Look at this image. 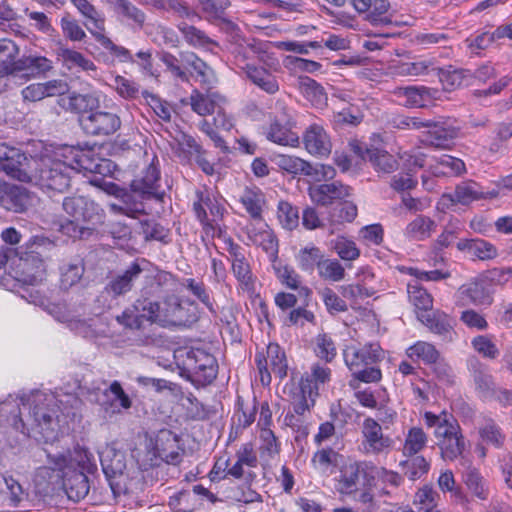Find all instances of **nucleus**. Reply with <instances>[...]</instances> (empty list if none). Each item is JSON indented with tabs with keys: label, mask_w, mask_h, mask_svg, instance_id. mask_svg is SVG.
<instances>
[{
	"label": "nucleus",
	"mask_w": 512,
	"mask_h": 512,
	"mask_svg": "<svg viewBox=\"0 0 512 512\" xmlns=\"http://www.w3.org/2000/svg\"><path fill=\"white\" fill-rule=\"evenodd\" d=\"M90 157L80 149L68 147L63 150L60 158H41L35 162L30 182L43 191L64 193L70 187L72 176L81 171L93 172Z\"/></svg>",
	"instance_id": "nucleus-1"
},
{
	"label": "nucleus",
	"mask_w": 512,
	"mask_h": 512,
	"mask_svg": "<svg viewBox=\"0 0 512 512\" xmlns=\"http://www.w3.org/2000/svg\"><path fill=\"white\" fill-rule=\"evenodd\" d=\"M344 362L351 372L349 386L357 389L359 383H378L382 379L377 364L383 359V350L377 343L362 347L347 346L343 351Z\"/></svg>",
	"instance_id": "nucleus-2"
},
{
	"label": "nucleus",
	"mask_w": 512,
	"mask_h": 512,
	"mask_svg": "<svg viewBox=\"0 0 512 512\" xmlns=\"http://www.w3.org/2000/svg\"><path fill=\"white\" fill-rule=\"evenodd\" d=\"M52 245L53 242L49 238L35 235L16 249L19 257L18 281L31 286H37L43 282L46 276V265L40 249Z\"/></svg>",
	"instance_id": "nucleus-3"
},
{
	"label": "nucleus",
	"mask_w": 512,
	"mask_h": 512,
	"mask_svg": "<svg viewBox=\"0 0 512 512\" xmlns=\"http://www.w3.org/2000/svg\"><path fill=\"white\" fill-rule=\"evenodd\" d=\"M248 48H240L235 54V63L243 70L246 77L260 90L267 94L274 95L279 89V82L276 73L280 70L279 61L268 54L259 56V65L248 63Z\"/></svg>",
	"instance_id": "nucleus-4"
},
{
	"label": "nucleus",
	"mask_w": 512,
	"mask_h": 512,
	"mask_svg": "<svg viewBox=\"0 0 512 512\" xmlns=\"http://www.w3.org/2000/svg\"><path fill=\"white\" fill-rule=\"evenodd\" d=\"M29 414L33 420L32 430L39 435V439L46 443L58 439L60 424L53 398H47L43 394L34 395Z\"/></svg>",
	"instance_id": "nucleus-5"
},
{
	"label": "nucleus",
	"mask_w": 512,
	"mask_h": 512,
	"mask_svg": "<svg viewBox=\"0 0 512 512\" xmlns=\"http://www.w3.org/2000/svg\"><path fill=\"white\" fill-rule=\"evenodd\" d=\"M191 109L200 116L214 114L213 125L230 131L234 126L233 117L226 111L227 99L218 92L202 93L194 89L190 95Z\"/></svg>",
	"instance_id": "nucleus-6"
},
{
	"label": "nucleus",
	"mask_w": 512,
	"mask_h": 512,
	"mask_svg": "<svg viewBox=\"0 0 512 512\" xmlns=\"http://www.w3.org/2000/svg\"><path fill=\"white\" fill-rule=\"evenodd\" d=\"M197 201L193 210L200 222L203 232L212 238H221L224 233L222 220L226 209L222 202L210 193L196 192Z\"/></svg>",
	"instance_id": "nucleus-7"
},
{
	"label": "nucleus",
	"mask_w": 512,
	"mask_h": 512,
	"mask_svg": "<svg viewBox=\"0 0 512 512\" xmlns=\"http://www.w3.org/2000/svg\"><path fill=\"white\" fill-rule=\"evenodd\" d=\"M297 125L296 112L286 106H282L270 118L269 124L264 127L263 134L266 139L280 146L297 147L300 143Z\"/></svg>",
	"instance_id": "nucleus-8"
},
{
	"label": "nucleus",
	"mask_w": 512,
	"mask_h": 512,
	"mask_svg": "<svg viewBox=\"0 0 512 512\" xmlns=\"http://www.w3.org/2000/svg\"><path fill=\"white\" fill-rule=\"evenodd\" d=\"M158 317V324L162 327L189 326L198 319L193 302L175 294H168L160 301Z\"/></svg>",
	"instance_id": "nucleus-9"
},
{
	"label": "nucleus",
	"mask_w": 512,
	"mask_h": 512,
	"mask_svg": "<svg viewBox=\"0 0 512 512\" xmlns=\"http://www.w3.org/2000/svg\"><path fill=\"white\" fill-rule=\"evenodd\" d=\"M189 380L196 386L211 384L217 377L218 364L215 357L202 350L190 349L183 360Z\"/></svg>",
	"instance_id": "nucleus-10"
},
{
	"label": "nucleus",
	"mask_w": 512,
	"mask_h": 512,
	"mask_svg": "<svg viewBox=\"0 0 512 512\" xmlns=\"http://www.w3.org/2000/svg\"><path fill=\"white\" fill-rule=\"evenodd\" d=\"M129 188L141 200L163 202L165 191L161 185L160 162L154 155L151 162L130 182Z\"/></svg>",
	"instance_id": "nucleus-11"
},
{
	"label": "nucleus",
	"mask_w": 512,
	"mask_h": 512,
	"mask_svg": "<svg viewBox=\"0 0 512 512\" xmlns=\"http://www.w3.org/2000/svg\"><path fill=\"white\" fill-rule=\"evenodd\" d=\"M255 364L263 386L271 384V373H274L280 380L287 376V357L284 349L278 343H269L266 347V352L257 351L255 354Z\"/></svg>",
	"instance_id": "nucleus-12"
},
{
	"label": "nucleus",
	"mask_w": 512,
	"mask_h": 512,
	"mask_svg": "<svg viewBox=\"0 0 512 512\" xmlns=\"http://www.w3.org/2000/svg\"><path fill=\"white\" fill-rule=\"evenodd\" d=\"M45 452L48 468L53 471H83L84 474H92L97 470L93 454L84 447L76 446L72 452L67 453Z\"/></svg>",
	"instance_id": "nucleus-13"
},
{
	"label": "nucleus",
	"mask_w": 512,
	"mask_h": 512,
	"mask_svg": "<svg viewBox=\"0 0 512 512\" xmlns=\"http://www.w3.org/2000/svg\"><path fill=\"white\" fill-rule=\"evenodd\" d=\"M64 211L76 219L95 227L104 222V210L92 199L84 196L66 197L63 200Z\"/></svg>",
	"instance_id": "nucleus-14"
},
{
	"label": "nucleus",
	"mask_w": 512,
	"mask_h": 512,
	"mask_svg": "<svg viewBox=\"0 0 512 512\" xmlns=\"http://www.w3.org/2000/svg\"><path fill=\"white\" fill-rule=\"evenodd\" d=\"M84 132L93 136H109L114 134L121 126L120 117L113 112L96 109L88 115L79 118Z\"/></svg>",
	"instance_id": "nucleus-15"
},
{
	"label": "nucleus",
	"mask_w": 512,
	"mask_h": 512,
	"mask_svg": "<svg viewBox=\"0 0 512 512\" xmlns=\"http://www.w3.org/2000/svg\"><path fill=\"white\" fill-rule=\"evenodd\" d=\"M394 95L403 99L402 105L407 108H425L440 100L442 92L438 88L424 85H408L396 87Z\"/></svg>",
	"instance_id": "nucleus-16"
},
{
	"label": "nucleus",
	"mask_w": 512,
	"mask_h": 512,
	"mask_svg": "<svg viewBox=\"0 0 512 512\" xmlns=\"http://www.w3.org/2000/svg\"><path fill=\"white\" fill-rule=\"evenodd\" d=\"M148 261L144 258L135 259L130 263L129 266L121 273L113 276L104 287V292L110 295L112 298H117L129 293L137 279L144 271V264Z\"/></svg>",
	"instance_id": "nucleus-17"
},
{
	"label": "nucleus",
	"mask_w": 512,
	"mask_h": 512,
	"mask_svg": "<svg viewBox=\"0 0 512 512\" xmlns=\"http://www.w3.org/2000/svg\"><path fill=\"white\" fill-rule=\"evenodd\" d=\"M498 195L499 192L495 189L485 191L479 183L466 180L456 185L453 193L443 194L441 201L443 204L450 202L452 205H469L477 200L496 198Z\"/></svg>",
	"instance_id": "nucleus-18"
},
{
	"label": "nucleus",
	"mask_w": 512,
	"mask_h": 512,
	"mask_svg": "<svg viewBox=\"0 0 512 512\" xmlns=\"http://www.w3.org/2000/svg\"><path fill=\"white\" fill-rule=\"evenodd\" d=\"M184 449L180 437L169 429L160 430L155 438L154 454L167 464L177 465L182 461Z\"/></svg>",
	"instance_id": "nucleus-19"
},
{
	"label": "nucleus",
	"mask_w": 512,
	"mask_h": 512,
	"mask_svg": "<svg viewBox=\"0 0 512 512\" xmlns=\"http://www.w3.org/2000/svg\"><path fill=\"white\" fill-rule=\"evenodd\" d=\"M423 421L427 428L433 429V435L436 442H441L462 433L461 426L453 414L442 411L435 414L426 411L423 414Z\"/></svg>",
	"instance_id": "nucleus-20"
},
{
	"label": "nucleus",
	"mask_w": 512,
	"mask_h": 512,
	"mask_svg": "<svg viewBox=\"0 0 512 512\" xmlns=\"http://www.w3.org/2000/svg\"><path fill=\"white\" fill-rule=\"evenodd\" d=\"M374 469L375 467L367 462H353L344 465L337 479V491L347 495L358 492L360 476L367 478Z\"/></svg>",
	"instance_id": "nucleus-21"
},
{
	"label": "nucleus",
	"mask_w": 512,
	"mask_h": 512,
	"mask_svg": "<svg viewBox=\"0 0 512 512\" xmlns=\"http://www.w3.org/2000/svg\"><path fill=\"white\" fill-rule=\"evenodd\" d=\"M418 319L430 332L445 342H451L456 336L455 319L442 310H432L429 313H418Z\"/></svg>",
	"instance_id": "nucleus-22"
},
{
	"label": "nucleus",
	"mask_w": 512,
	"mask_h": 512,
	"mask_svg": "<svg viewBox=\"0 0 512 512\" xmlns=\"http://www.w3.org/2000/svg\"><path fill=\"white\" fill-rule=\"evenodd\" d=\"M457 297L462 306H485L490 305L493 297L487 288L484 279L475 278L458 288Z\"/></svg>",
	"instance_id": "nucleus-23"
},
{
	"label": "nucleus",
	"mask_w": 512,
	"mask_h": 512,
	"mask_svg": "<svg viewBox=\"0 0 512 512\" xmlns=\"http://www.w3.org/2000/svg\"><path fill=\"white\" fill-rule=\"evenodd\" d=\"M351 190L350 186L334 181L310 187L309 196L317 205L328 206L348 198L351 195Z\"/></svg>",
	"instance_id": "nucleus-24"
},
{
	"label": "nucleus",
	"mask_w": 512,
	"mask_h": 512,
	"mask_svg": "<svg viewBox=\"0 0 512 512\" xmlns=\"http://www.w3.org/2000/svg\"><path fill=\"white\" fill-rule=\"evenodd\" d=\"M303 143L307 152L313 156L326 157L331 153L332 142L322 125L313 123L303 133Z\"/></svg>",
	"instance_id": "nucleus-25"
},
{
	"label": "nucleus",
	"mask_w": 512,
	"mask_h": 512,
	"mask_svg": "<svg viewBox=\"0 0 512 512\" xmlns=\"http://www.w3.org/2000/svg\"><path fill=\"white\" fill-rule=\"evenodd\" d=\"M99 405L105 416L111 417L120 414L123 409H129L132 406V401L120 382L115 380L103 391V399Z\"/></svg>",
	"instance_id": "nucleus-26"
},
{
	"label": "nucleus",
	"mask_w": 512,
	"mask_h": 512,
	"mask_svg": "<svg viewBox=\"0 0 512 512\" xmlns=\"http://www.w3.org/2000/svg\"><path fill=\"white\" fill-rule=\"evenodd\" d=\"M38 159L28 158L24 153L17 149V154L10 155L7 160L2 162L0 169L12 179L21 182H30L35 162Z\"/></svg>",
	"instance_id": "nucleus-27"
},
{
	"label": "nucleus",
	"mask_w": 512,
	"mask_h": 512,
	"mask_svg": "<svg viewBox=\"0 0 512 512\" xmlns=\"http://www.w3.org/2000/svg\"><path fill=\"white\" fill-rule=\"evenodd\" d=\"M332 371L329 367L319 362L312 364L310 372H306L300 379V391L308 394L309 399L314 401L319 395V389L331 380Z\"/></svg>",
	"instance_id": "nucleus-28"
},
{
	"label": "nucleus",
	"mask_w": 512,
	"mask_h": 512,
	"mask_svg": "<svg viewBox=\"0 0 512 512\" xmlns=\"http://www.w3.org/2000/svg\"><path fill=\"white\" fill-rule=\"evenodd\" d=\"M468 369L471 373L479 398L484 401H490L491 397L494 395L496 384L487 365L474 358L469 360Z\"/></svg>",
	"instance_id": "nucleus-29"
},
{
	"label": "nucleus",
	"mask_w": 512,
	"mask_h": 512,
	"mask_svg": "<svg viewBox=\"0 0 512 512\" xmlns=\"http://www.w3.org/2000/svg\"><path fill=\"white\" fill-rule=\"evenodd\" d=\"M114 194L118 198L119 203H111L109 205L111 212L131 218H136L139 214L145 212L144 200H137V195L131 189L127 190L114 185Z\"/></svg>",
	"instance_id": "nucleus-30"
},
{
	"label": "nucleus",
	"mask_w": 512,
	"mask_h": 512,
	"mask_svg": "<svg viewBox=\"0 0 512 512\" xmlns=\"http://www.w3.org/2000/svg\"><path fill=\"white\" fill-rule=\"evenodd\" d=\"M271 265L276 278L282 285L296 290L301 298L308 299L311 296L312 290L308 286L302 285L301 276L293 267L283 264L279 258L276 262H271Z\"/></svg>",
	"instance_id": "nucleus-31"
},
{
	"label": "nucleus",
	"mask_w": 512,
	"mask_h": 512,
	"mask_svg": "<svg viewBox=\"0 0 512 512\" xmlns=\"http://www.w3.org/2000/svg\"><path fill=\"white\" fill-rule=\"evenodd\" d=\"M68 498L74 502L84 499L89 493V480L83 471H60Z\"/></svg>",
	"instance_id": "nucleus-32"
},
{
	"label": "nucleus",
	"mask_w": 512,
	"mask_h": 512,
	"mask_svg": "<svg viewBox=\"0 0 512 512\" xmlns=\"http://www.w3.org/2000/svg\"><path fill=\"white\" fill-rule=\"evenodd\" d=\"M0 201L5 209L22 213L31 205V195L23 186L7 184L4 187Z\"/></svg>",
	"instance_id": "nucleus-33"
},
{
	"label": "nucleus",
	"mask_w": 512,
	"mask_h": 512,
	"mask_svg": "<svg viewBox=\"0 0 512 512\" xmlns=\"http://www.w3.org/2000/svg\"><path fill=\"white\" fill-rule=\"evenodd\" d=\"M365 438L366 448L374 453H381L391 447L393 441L382 432L381 425L373 418H366L362 429Z\"/></svg>",
	"instance_id": "nucleus-34"
},
{
	"label": "nucleus",
	"mask_w": 512,
	"mask_h": 512,
	"mask_svg": "<svg viewBox=\"0 0 512 512\" xmlns=\"http://www.w3.org/2000/svg\"><path fill=\"white\" fill-rule=\"evenodd\" d=\"M428 122L429 125L425 126L428 130L423 134L422 143L426 146L448 149L453 144L456 131L450 127Z\"/></svg>",
	"instance_id": "nucleus-35"
},
{
	"label": "nucleus",
	"mask_w": 512,
	"mask_h": 512,
	"mask_svg": "<svg viewBox=\"0 0 512 512\" xmlns=\"http://www.w3.org/2000/svg\"><path fill=\"white\" fill-rule=\"evenodd\" d=\"M247 236L254 245L263 249L270 262H276L278 259L279 245L278 239L271 229H256L252 227L248 229Z\"/></svg>",
	"instance_id": "nucleus-36"
},
{
	"label": "nucleus",
	"mask_w": 512,
	"mask_h": 512,
	"mask_svg": "<svg viewBox=\"0 0 512 512\" xmlns=\"http://www.w3.org/2000/svg\"><path fill=\"white\" fill-rule=\"evenodd\" d=\"M437 223L426 215H418L405 227L403 234L409 241H425L436 231Z\"/></svg>",
	"instance_id": "nucleus-37"
},
{
	"label": "nucleus",
	"mask_w": 512,
	"mask_h": 512,
	"mask_svg": "<svg viewBox=\"0 0 512 512\" xmlns=\"http://www.w3.org/2000/svg\"><path fill=\"white\" fill-rule=\"evenodd\" d=\"M102 470L111 480L117 476H121L126 469L125 454L114 448H105L99 455Z\"/></svg>",
	"instance_id": "nucleus-38"
},
{
	"label": "nucleus",
	"mask_w": 512,
	"mask_h": 512,
	"mask_svg": "<svg viewBox=\"0 0 512 512\" xmlns=\"http://www.w3.org/2000/svg\"><path fill=\"white\" fill-rule=\"evenodd\" d=\"M457 248L482 261L494 259L498 255V249L494 244L479 238L461 240Z\"/></svg>",
	"instance_id": "nucleus-39"
},
{
	"label": "nucleus",
	"mask_w": 512,
	"mask_h": 512,
	"mask_svg": "<svg viewBox=\"0 0 512 512\" xmlns=\"http://www.w3.org/2000/svg\"><path fill=\"white\" fill-rule=\"evenodd\" d=\"M432 70L438 76L445 91H453L472 78L469 70L457 69L452 66L445 68L433 67Z\"/></svg>",
	"instance_id": "nucleus-40"
},
{
	"label": "nucleus",
	"mask_w": 512,
	"mask_h": 512,
	"mask_svg": "<svg viewBox=\"0 0 512 512\" xmlns=\"http://www.w3.org/2000/svg\"><path fill=\"white\" fill-rule=\"evenodd\" d=\"M299 88L314 107L322 109L327 106L328 96L325 88L314 79L308 76L299 77Z\"/></svg>",
	"instance_id": "nucleus-41"
},
{
	"label": "nucleus",
	"mask_w": 512,
	"mask_h": 512,
	"mask_svg": "<svg viewBox=\"0 0 512 512\" xmlns=\"http://www.w3.org/2000/svg\"><path fill=\"white\" fill-rule=\"evenodd\" d=\"M366 157L377 172L390 174L399 166L397 159L392 154L379 148L366 149Z\"/></svg>",
	"instance_id": "nucleus-42"
},
{
	"label": "nucleus",
	"mask_w": 512,
	"mask_h": 512,
	"mask_svg": "<svg viewBox=\"0 0 512 512\" xmlns=\"http://www.w3.org/2000/svg\"><path fill=\"white\" fill-rule=\"evenodd\" d=\"M85 267L81 259H75L69 262H63L59 267L60 288L69 290L80 282L83 277Z\"/></svg>",
	"instance_id": "nucleus-43"
},
{
	"label": "nucleus",
	"mask_w": 512,
	"mask_h": 512,
	"mask_svg": "<svg viewBox=\"0 0 512 512\" xmlns=\"http://www.w3.org/2000/svg\"><path fill=\"white\" fill-rule=\"evenodd\" d=\"M17 68L26 76L37 77L49 72L53 66L52 61L44 56H24L18 59Z\"/></svg>",
	"instance_id": "nucleus-44"
},
{
	"label": "nucleus",
	"mask_w": 512,
	"mask_h": 512,
	"mask_svg": "<svg viewBox=\"0 0 512 512\" xmlns=\"http://www.w3.org/2000/svg\"><path fill=\"white\" fill-rule=\"evenodd\" d=\"M407 293L410 303L417 310V314L432 311L433 298L418 281L408 283Z\"/></svg>",
	"instance_id": "nucleus-45"
},
{
	"label": "nucleus",
	"mask_w": 512,
	"mask_h": 512,
	"mask_svg": "<svg viewBox=\"0 0 512 512\" xmlns=\"http://www.w3.org/2000/svg\"><path fill=\"white\" fill-rule=\"evenodd\" d=\"M240 202L252 219H262V211L263 205L265 204V199L260 189L246 187L240 197Z\"/></svg>",
	"instance_id": "nucleus-46"
},
{
	"label": "nucleus",
	"mask_w": 512,
	"mask_h": 512,
	"mask_svg": "<svg viewBox=\"0 0 512 512\" xmlns=\"http://www.w3.org/2000/svg\"><path fill=\"white\" fill-rule=\"evenodd\" d=\"M140 233L145 241H159L162 244H169L171 239V231L164 227L155 219H144L139 222Z\"/></svg>",
	"instance_id": "nucleus-47"
},
{
	"label": "nucleus",
	"mask_w": 512,
	"mask_h": 512,
	"mask_svg": "<svg viewBox=\"0 0 512 512\" xmlns=\"http://www.w3.org/2000/svg\"><path fill=\"white\" fill-rule=\"evenodd\" d=\"M406 355L413 361H422L425 365L435 363L441 353L426 341H417L406 349Z\"/></svg>",
	"instance_id": "nucleus-48"
},
{
	"label": "nucleus",
	"mask_w": 512,
	"mask_h": 512,
	"mask_svg": "<svg viewBox=\"0 0 512 512\" xmlns=\"http://www.w3.org/2000/svg\"><path fill=\"white\" fill-rule=\"evenodd\" d=\"M100 106L97 96L91 93L77 94L73 93L68 97L67 109L82 115H88L98 109Z\"/></svg>",
	"instance_id": "nucleus-49"
},
{
	"label": "nucleus",
	"mask_w": 512,
	"mask_h": 512,
	"mask_svg": "<svg viewBox=\"0 0 512 512\" xmlns=\"http://www.w3.org/2000/svg\"><path fill=\"white\" fill-rule=\"evenodd\" d=\"M444 461H454L461 457L466 449V440L463 433L441 442H435Z\"/></svg>",
	"instance_id": "nucleus-50"
},
{
	"label": "nucleus",
	"mask_w": 512,
	"mask_h": 512,
	"mask_svg": "<svg viewBox=\"0 0 512 512\" xmlns=\"http://www.w3.org/2000/svg\"><path fill=\"white\" fill-rule=\"evenodd\" d=\"M19 48L14 41L10 39H0V65L4 72L13 74L18 72Z\"/></svg>",
	"instance_id": "nucleus-51"
},
{
	"label": "nucleus",
	"mask_w": 512,
	"mask_h": 512,
	"mask_svg": "<svg viewBox=\"0 0 512 512\" xmlns=\"http://www.w3.org/2000/svg\"><path fill=\"white\" fill-rule=\"evenodd\" d=\"M57 56L63 61V64L69 69L73 67L81 68L83 71H95V64L86 58L82 53L73 49L60 46L56 50Z\"/></svg>",
	"instance_id": "nucleus-52"
},
{
	"label": "nucleus",
	"mask_w": 512,
	"mask_h": 512,
	"mask_svg": "<svg viewBox=\"0 0 512 512\" xmlns=\"http://www.w3.org/2000/svg\"><path fill=\"white\" fill-rule=\"evenodd\" d=\"M80 13L85 17L84 25L95 37L104 30V17L91 2H76Z\"/></svg>",
	"instance_id": "nucleus-53"
},
{
	"label": "nucleus",
	"mask_w": 512,
	"mask_h": 512,
	"mask_svg": "<svg viewBox=\"0 0 512 512\" xmlns=\"http://www.w3.org/2000/svg\"><path fill=\"white\" fill-rule=\"evenodd\" d=\"M428 442V435L422 427H411L406 436L403 446V453L406 456H414L422 451Z\"/></svg>",
	"instance_id": "nucleus-54"
},
{
	"label": "nucleus",
	"mask_w": 512,
	"mask_h": 512,
	"mask_svg": "<svg viewBox=\"0 0 512 512\" xmlns=\"http://www.w3.org/2000/svg\"><path fill=\"white\" fill-rule=\"evenodd\" d=\"M324 258V254L317 246H307L300 249L296 256L299 267L305 272H313L315 268L319 269V265Z\"/></svg>",
	"instance_id": "nucleus-55"
},
{
	"label": "nucleus",
	"mask_w": 512,
	"mask_h": 512,
	"mask_svg": "<svg viewBox=\"0 0 512 512\" xmlns=\"http://www.w3.org/2000/svg\"><path fill=\"white\" fill-rule=\"evenodd\" d=\"M232 273L239 287L248 293L255 291L256 277L254 276L248 260L231 265Z\"/></svg>",
	"instance_id": "nucleus-56"
},
{
	"label": "nucleus",
	"mask_w": 512,
	"mask_h": 512,
	"mask_svg": "<svg viewBox=\"0 0 512 512\" xmlns=\"http://www.w3.org/2000/svg\"><path fill=\"white\" fill-rule=\"evenodd\" d=\"M439 494L432 487L424 486L420 488L414 497L415 512H439L437 510V498Z\"/></svg>",
	"instance_id": "nucleus-57"
},
{
	"label": "nucleus",
	"mask_w": 512,
	"mask_h": 512,
	"mask_svg": "<svg viewBox=\"0 0 512 512\" xmlns=\"http://www.w3.org/2000/svg\"><path fill=\"white\" fill-rule=\"evenodd\" d=\"M133 304L137 313L140 314L144 323L149 322L158 324L160 302L153 301L148 297L140 296L134 301Z\"/></svg>",
	"instance_id": "nucleus-58"
},
{
	"label": "nucleus",
	"mask_w": 512,
	"mask_h": 512,
	"mask_svg": "<svg viewBox=\"0 0 512 512\" xmlns=\"http://www.w3.org/2000/svg\"><path fill=\"white\" fill-rule=\"evenodd\" d=\"M314 352L316 356L331 363L337 356V348L332 337L326 333L318 334L315 338Z\"/></svg>",
	"instance_id": "nucleus-59"
},
{
	"label": "nucleus",
	"mask_w": 512,
	"mask_h": 512,
	"mask_svg": "<svg viewBox=\"0 0 512 512\" xmlns=\"http://www.w3.org/2000/svg\"><path fill=\"white\" fill-rule=\"evenodd\" d=\"M179 30L183 34L184 39L194 47L209 48L211 45H217L203 31L192 25L181 23L178 25Z\"/></svg>",
	"instance_id": "nucleus-60"
},
{
	"label": "nucleus",
	"mask_w": 512,
	"mask_h": 512,
	"mask_svg": "<svg viewBox=\"0 0 512 512\" xmlns=\"http://www.w3.org/2000/svg\"><path fill=\"white\" fill-rule=\"evenodd\" d=\"M498 41L494 31H483L474 35H470L465 39L467 49L472 54H480L483 50L488 49L492 44Z\"/></svg>",
	"instance_id": "nucleus-61"
},
{
	"label": "nucleus",
	"mask_w": 512,
	"mask_h": 512,
	"mask_svg": "<svg viewBox=\"0 0 512 512\" xmlns=\"http://www.w3.org/2000/svg\"><path fill=\"white\" fill-rule=\"evenodd\" d=\"M320 278L332 282H339L345 278V268L337 259L323 258L319 265Z\"/></svg>",
	"instance_id": "nucleus-62"
},
{
	"label": "nucleus",
	"mask_w": 512,
	"mask_h": 512,
	"mask_svg": "<svg viewBox=\"0 0 512 512\" xmlns=\"http://www.w3.org/2000/svg\"><path fill=\"white\" fill-rule=\"evenodd\" d=\"M401 466L404 474L412 481L420 479L430 469V463L423 456L415 455L408 460L402 461Z\"/></svg>",
	"instance_id": "nucleus-63"
},
{
	"label": "nucleus",
	"mask_w": 512,
	"mask_h": 512,
	"mask_svg": "<svg viewBox=\"0 0 512 512\" xmlns=\"http://www.w3.org/2000/svg\"><path fill=\"white\" fill-rule=\"evenodd\" d=\"M464 482L467 488L479 499L486 500L489 496V489L486 480L475 469H469L464 474Z\"/></svg>",
	"instance_id": "nucleus-64"
}]
</instances>
